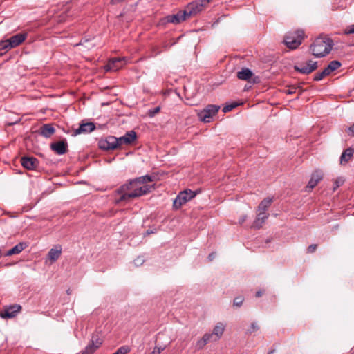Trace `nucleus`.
<instances>
[{
  "instance_id": "1",
  "label": "nucleus",
  "mask_w": 354,
  "mask_h": 354,
  "mask_svg": "<svg viewBox=\"0 0 354 354\" xmlns=\"http://www.w3.org/2000/svg\"><path fill=\"white\" fill-rule=\"evenodd\" d=\"M151 181L153 178L149 175L131 180L115 191V195H118L119 198H115V203L118 204L122 201H127L130 198H138L151 192L153 187L147 183Z\"/></svg>"
},
{
  "instance_id": "2",
  "label": "nucleus",
  "mask_w": 354,
  "mask_h": 354,
  "mask_svg": "<svg viewBox=\"0 0 354 354\" xmlns=\"http://www.w3.org/2000/svg\"><path fill=\"white\" fill-rule=\"evenodd\" d=\"M333 45L334 42L331 38L320 35L310 46V50L315 57H323L329 54Z\"/></svg>"
},
{
  "instance_id": "3",
  "label": "nucleus",
  "mask_w": 354,
  "mask_h": 354,
  "mask_svg": "<svg viewBox=\"0 0 354 354\" xmlns=\"http://www.w3.org/2000/svg\"><path fill=\"white\" fill-rule=\"evenodd\" d=\"M27 37V33H17L6 41H0V56L8 50L20 45Z\"/></svg>"
},
{
  "instance_id": "4",
  "label": "nucleus",
  "mask_w": 354,
  "mask_h": 354,
  "mask_svg": "<svg viewBox=\"0 0 354 354\" xmlns=\"http://www.w3.org/2000/svg\"><path fill=\"white\" fill-rule=\"evenodd\" d=\"M304 38V31L298 29L294 32H288L283 38V42L290 49H296L302 43Z\"/></svg>"
},
{
  "instance_id": "5",
  "label": "nucleus",
  "mask_w": 354,
  "mask_h": 354,
  "mask_svg": "<svg viewBox=\"0 0 354 354\" xmlns=\"http://www.w3.org/2000/svg\"><path fill=\"white\" fill-rule=\"evenodd\" d=\"M180 92H177V90H167L163 93L164 95H169L170 91H174V94L178 95L183 102L189 106H194L197 104L196 90H180Z\"/></svg>"
},
{
  "instance_id": "6",
  "label": "nucleus",
  "mask_w": 354,
  "mask_h": 354,
  "mask_svg": "<svg viewBox=\"0 0 354 354\" xmlns=\"http://www.w3.org/2000/svg\"><path fill=\"white\" fill-rule=\"evenodd\" d=\"M210 0H195L189 3L185 8L189 17L201 12L209 3Z\"/></svg>"
},
{
  "instance_id": "7",
  "label": "nucleus",
  "mask_w": 354,
  "mask_h": 354,
  "mask_svg": "<svg viewBox=\"0 0 354 354\" xmlns=\"http://www.w3.org/2000/svg\"><path fill=\"white\" fill-rule=\"evenodd\" d=\"M188 18L186 11L180 10L176 14L169 15L160 19L159 24L165 26L169 23L178 24Z\"/></svg>"
},
{
  "instance_id": "8",
  "label": "nucleus",
  "mask_w": 354,
  "mask_h": 354,
  "mask_svg": "<svg viewBox=\"0 0 354 354\" xmlns=\"http://www.w3.org/2000/svg\"><path fill=\"white\" fill-rule=\"evenodd\" d=\"M196 193L191 189H186L180 192L174 201L173 206L175 209H180L182 205L194 198Z\"/></svg>"
},
{
  "instance_id": "9",
  "label": "nucleus",
  "mask_w": 354,
  "mask_h": 354,
  "mask_svg": "<svg viewBox=\"0 0 354 354\" xmlns=\"http://www.w3.org/2000/svg\"><path fill=\"white\" fill-rule=\"evenodd\" d=\"M219 109V106L209 104L203 110L198 112V116L200 120L204 122H209L213 116L218 113Z\"/></svg>"
},
{
  "instance_id": "10",
  "label": "nucleus",
  "mask_w": 354,
  "mask_h": 354,
  "mask_svg": "<svg viewBox=\"0 0 354 354\" xmlns=\"http://www.w3.org/2000/svg\"><path fill=\"white\" fill-rule=\"evenodd\" d=\"M238 79L247 81L248 84H258L261 82V78L255 75L248 68H242L236 75Z\"/></svg>"
},
{
  "instance_id": "11",
  "label": "nucleus",
  "mask_w": 354,
  "mask_h": 354,
  "mask_svg": "<svg viewBox=\"0 0 354 354\" xmlns=\"http://www.w3.org/2000/svg\"><path fill=\"white\" fill-rule=\"evenodd\" d=\"M341 65V62L337 60L331 61L322 72H318L315 74L313 80L315 81H319L322 80L324 77L338 69Z\"/></svg>"
},
{
  "instance_id": "12",
  "label": "nucleus",
  "mask_w": 354,
  "mask_h": 354,
  "mask_svg": "<svg viewBox=\"0 0 354 354\" xmlns=\"http://www.w3.org/2000/svg\"><path fill=\"white\" fill-rule=\"evenodd\" d=\"M21 306L19 304H12L4 307L3 311L0 313L1 317L3 319H10L17 316L21 311Z\"/></svg>"
},
{
  "instance_id": "13",
  "label": "nucleus",
  "mask_w": 354,
  "mask_h": 354,
  "mask_svg": "<svg viewBox=\"0 0 354 354\" xmlns=\"http://www.w3.org/2000/svg\"><path fill=\"white\" fill-rule=\"evenodd\" d=\"M317 62H313L309 60L306 65L304 64H298L294 66L295 71L299 72L302 74H309L317 68Z\"/></svg>"
},
{
  "instance_id": "14",
  "label": "nucleus",
  "mask_w": 354,
  "mask_h": 354,
  "mask_svg": "<svg viewBox=\"0 0 354 354\" xmlns=\"http://www.w3.org/2000/svg\"><path fill=\"white\" fill-rule=\"evenodd\" d=\"M125 57H114L109 60L108 63L105 65L104 69L106 71H116L122 67L126 64Z\"/></svg>"
},
{
  "instance_id": "15",
  "label": "nucleus",
  "mask_w": 354,
  "mask_h": 354,
  "mask_svg": "<svg viewBox=\"0 0 354 354\" xmlns=\"http://www.w3.org/2000/svg\"><path fill=\"white\" fill-rule=\"evenodd\" d=\"M99 146L104 150H113L118 148V140L115 136H108L99 142Z\"/></svg>"
},
{
  "instance_id": "16",
  "label": "nucleus",
  "mask_w": 354,
  "mask_h": 354,
  "mask_svg": "<svg viewBox=\"0 0 354 354\" xmlns=\"http://www.w3.org/2000/svg\"><path fill=\"white\" fill-rule=\"evenodd\" d=\"M102 344V339L98 335L92 336L90 343L81 354H93Z\"/></svg>"
},
{
  "instance_id": "17",
  "label": "nucleus",
  "mask_w": 354,
  "mask_h": 354,
  "mask_svg": "<svg viewBox=\"0 0 354 354\" xmlns=\"http://www.w3.org/2000/svg\"><path fill=\"white\" fill-rule=\"evenodd\" d=\"M136 139V133L134 131L127 132L124 136L117 138L118 147L122 145H129L134 142Z\"/></svg>"
},
{
  "instance_id": "18",
  "label": "nucleus",
  "mask_w": 354,
  "mask_h": 354,
  "mask_svg": "<svg viewBox=\"0 0 354 354\" xmlns=\"http://www.w3.org/2000/svg\"><path fill=\"white\" fill-rule=\"evenodd\" d=\"M62 248L60 245H56L51 248L47 255V260L50 261V264L55 262L61 256Z\"/></svg>"
},
{
  "instance_id": "19",
  "label": "nucleus",
  "mask_w": 354,
  "mask_h": 354,
  "mask_svg": "<svg viewBox=\"0 0 354 354\" xmlns=\"http://www.w3.org/2000/svg\"><path fill=\"white\" fill-rule=\"evenodd\" d=\"M67 142L64 140H61L50 145V149L58 155H63L67 151Z\"/></svg>"
},
{
  "instance_id": "20",
  "label": "nucleus",
  "mask_w": 354,
  "mask_h": 354,
  "mask_svg": "<svg viewBox=\"0 0 354 354\" xmlns=\"http://www.w3.org/2000/svg\"><path fill=\"white\" fill-rule=\"evenodd\" d=\"M323 178V173L319 170L315 171L312 175L307 185V188L312 189H313L320 180Z\"/></svg>"
},
{
  "instance_id": "21",
  "label": "nucleus",
  "mask_w": 354,
  "mask_h": 354,
  "mask_svg": "<svg viewBox=\"0 0 354 354\" xmlns=\"http://www.w3.org/2000/svg\"><path fill=\"white\" fill-rule=\"evenodd\" d=\"M22 166L29 170L35 169L38 165V160L33 157H23L21 160Z\"/></svg>"
},
{
  "instance_id": "22",
  "label": "nucleus",
  "mask_w": 354,
  "mask_h": 354,
  "mask_svg": "<svg viewBox=\"0 0 354 354\" xmlns=\"http://www.w3.org/2000/svg\"><path fill=\"white\" fill-rule=\"evenodd\" d=\"M95 126L93 122L82 123L80 125L79 128L75 130L74 134L79 135L82 133H88L94 131Z\"/></svg>"
},
{
  "instance_id": "23",
  "label": "nucleus",
  "mask_w": 354,
  "mask_h": 354,
  "mask_svg": "<svg viewBox=\"0 0 354 354\" xmlns=\"http://www.w3.org/2000/svg\"><path fill=\"white\" fill-rule=\"evenodd\" d=\"M209 342H216L214 339V335H212L211 333H205L201 339L197 341L196 347L198 350L203 349Z\"/></svg>"
},
{
  "instance_id": "24",
  "label": "nucleus",
  "mask_w": 354,
  "mask_h": 354,
  "mask_svg": "<svg viewBox=\"0 0 354 354\" xmlns=\"http://www.w3.org/2000/svg\"><path fill=\"white\" fill-rule=\"evenodd\" d=\"M55 132V129L50 124H43L39 129L40 135L45 138H50Z\"/></svg>"
},
{
  "instance_id": "25",
  "label": "nucleus",
  "mask_w": 354,
  "mask_h": 354,
  "mask_svg": "<svg viewBox=\"0 0 354 354\" xmlns=\"http://www.w3.org/2000/svg\"><path fill=\"white\" fill-rule=\"evenodd\" d=\"M225 328V325L221 322L218 323L214 328L212 335H214V339L218 341L222 337Z\"/></svg>"
},
{
  "instance_id": "26",
  "label": "nucleus",
  "mask_w": 354,
  "mask_h": 354,
  "mask_svg": "<svg viewBox=\"0 0 354 354\" xmlns=\"http://www.w3.org/2000/svg\"><path fill=\"white\" fill-rule=\"evenodd\" d=\"M354 153V149L352 147H348L345 149L340 157V164L342 165H346L353 157Z\"/></svg>"
},
{
  "instance_id": "27",
  "label": "nucleus",
  "mask_w": 354,
  "mask_h": 354,
  "mask_svg": "<svg viewBox=\"0 0 354 354\" xmlns=\"http://www.w3.org/2000/svg\"><path fill=\"white\" fill-rule=\"evenodd\" d=\"M26 247V244L25 243L21 242L17 244L10 250H8L4 256H12L13 254H17L21 252Z\"/></svg>"
},
{
  "instance_id": "28",
  "label": "nucleus",
  "mask_w": 354,
  "mask_h": 354,
  "mask_svg": "<svg viewBox=\"0 0 354 354\" xmlns=\"http://www.w3.org/2000/svg\"><path fill=\"white\" fill-rule=\"evenodd\" d=\"M268 214H261V212H259L256 218V219L254 221L252 227L259 229L262 227L263 224L264 223L265 221L268 218Z\"/></svg>"
},
{
  "instance_id": "29",
  "label": "nucleus",
  "mask_w": 354,
  "mask_h": 354,
  "mask_svg": "<svg viewBox=\"0 0 354 354\" xmlns=\"http://www.w3.org/2000/svg\"><path fill=\"white\" fill-rule=\"evenodd\" d=\"M272 198H265L263 199L258 206V211L259 212H261V214H266V211L272 203Z\"/></svg>"
},
{
  "instance_id": "30",
  "label": "nucleus",
  "mask_w": 354,
  "mask_h": 354,
  "mask_svg": "<svg viewBox=\"0 0 354 354\" xmlns=\"http://www.w3.org/2000/svg\"><path fill=\"white\" fill-rule=\"evenodd\" d=\"M241 103H237V102H231V103H229V104H227L223 108V111L224 113H227L228 111H232V109H234V108L237 107L239 105H240Z\"/></svg>"
},
{
  "instance_id": "31",
  "label": "nucleus",
  "mask_w": 354,
  "mask_h": 354,
  "mask_svg": "<svg viewBox=\"0 0 354 354\" xmlns=\"http://www.w3.org/2000/svg\"><path fill=\"white\" fill-rule=\"evenodd\" d=\"M131 351V348L129 346H122L120 347L115 353L113 354H127Z\"/></svg>"
},
{
  "instance_id": "32",
  "label": "nucleus",
  "mask_w": 354,
  "mask_h": 354,
  "mask_svg": "<svg viewBox=\"0 0 354 354\" xmlns=\"http://www.w3.org/2000/svg\"><path fill=\"white\" fill-rule=\"evenodd\" d=\"M344 183V179L342 177L337 178L334 180L333 183V191L335 192L337 188H339L341 185H342Z\"/></svg>"
},
{
  "instance_id": "33",
  "label": "nucleus",
  "mask_w": 354,
  "mask_h": 354,
  "mask_svg": "<svg viewBox=\"0 0 354 354\" xmlns=\"http://www.w3.org/2000/svg\"><path fill=\"white\" fill-rule=\"evenodd\" d=\"M344 35L354 34V24L346 27L344 30Z\"/></svg>"
},
{
  "instance_id": "34",
  "label": "nucleus",
  "mask_w": 354,
  "mask_h": 354,
  "mask_svg": "<svg viewBox=\"0 0 354 354\" xmlns=\"http://www.w3.org/2000/svg\"><path fill=\"white\" fill-rule=\"evenodd\" d=\"M160 111V107H156L153 109H150L149 111H148V115L149 117L152 118L156 114H157L158 112Z\"/></svg>"
},
{
  "instance_id": "35",
  "label": "nucleus",
  "mask_w": 354,
  "mask_h": 354,
  "mask_svg": "<svg viewBox=\"0 0 354 354\" xmlns=\"http://www.w3.org/2000/svg\"><path fill=\"white\" fill-rule=\"evenodd\" d=\"M243 299L241 297H236L234 300V306L239 307L241 306Z\"/></svg>"
},
{
  "instance_id": "36",
  "label": "nucleus",
  "mask_w": 354,
  "mask_h": 354,
  "mask_svg": "<svg viewBox=\"0 0 354 354\" xmlns=\"http://www.w3.org/2000/svg\"><path fill=\"white\" fill-rule=\"evenodd\" d=\"M317 248V245L312 244L308 247L307 252L308 253H313L316 250Z\"/></svg>"
},
{
  "instance_id": "37",
  "label": "nucleus",
  "mask_w": 354,
  "mask_h": 354,
  "mask_svg": "<svg viewBox=\"0 0 354 354\" xmlns=\"http://www.w3.org/2000/svg\"><path fill=\"white\" fill-rule=\"evenodd\" d=\"M259 328V326L257 324V323L254 322L251 324V328L249 330V332L251 333L252 332L258 330Z\"/></svg>"
},
{
  "instance_id": "38",
  "label": "nucleus",
  "mask_w": 354,
  "mask_h": 354,
  "mask_svg": "<svg viewBox=\"0 0 354 354\" xmlns=\"http://www.w3.org/2000/svg\"><path fill=\"white\" fill-rule=\"evenodd\" d=\"M164 348H161L160 347H155L153 350L151 351L150 354H160L161 351H163Z\"/></svg>"
},
{
  "instance_id": "39",
  "label": "nucleus",
  "mask_w": 354,
  "mask_h": 354,
  "mask_svg": "<svg viewBox=\"0 0 354 354\" xmlns=\"http://www.w3.org/2000/svg\"><path fill=\"white\" fill-rule=\"evenodd\" d=\"M347 132L349 135L354 136V124L348 129Z\"/></svg>"
},
{
  "instance_id": "40",
  "label": "nucleus",
  "mask_w": 354,
  "mask_h": 354,
  "mask_svg": "<svg viewBox=\"0 0 354 354\" xmlns=\"http://www.w3.org/2000/svg\"><path fill=\"white\" fill-rule=\"evenodd\" d=\"M68 12L69 11H66L65 12H64L62 15L59 16L60 17V19H59V21H62L65 19V17H68L69 16L68 15Z\"/></svg>"
},
{
  "instance_id": "41",
  "label": "nucleus",
  "mask_w": 354,
  "mask_h": 354,
  "mask_svg": "<svg viewBox=\"0 0 354 354\" xmlns=\"http://www.w3.org/2000/svg\"><path fill=\"white\" fill-rule=\"evenodd\" d=\"M280 91H282V93L286 95H291L295 93V91H293L292 90L285 89V90H280Z\"/></svg>"
},
{
  "instance_id": "42",
  "label": "nucleus",
  "mask_w": 354,
  "mask_h": 354,
  "mask_svg": "<svg viewBox=\"0 0 354 354\" xmlns=\"http://www.w3.org/2000/svg\"><path fill=\"white\" fill-rule=\"evenodd\" d=\"M246 218H247L246 216H243L242 217L240 218L239 223L242 224L243 223H244L245 221Z\"/></svg>"
},
{
  "instance_id": "43",
  "label": "nucleus",
  "mask_w": 354,
  "mask_h": 354,
  "mask_svg": "<svg viewBox=\"0 0 354 354\" xmlns=\"http://www.w3.org/2000/svg\"><path fill=\"white\" fill-rule=\"evenodd\" d=\"M124 0H111V3L113 5L117 4L118 3L122 2Z\"/></svg>"
},
{
  "instance_id": "44",
  "label": "nucleus",
  "mask_w": 354,
  "mask_h": 354,
  "mask_svg": "<svg viewBox=\"0 0 354 354\" xmlns=\"http://www.w3.org/2000/svg\"><path fill=\"white\" fill-rule=\"evenodd\" d=\"M214 258V253H211L209 256H208V259L209 261H212Z\"/></svg>"
},
{
  "instance_id": "45",
  "label": "nucleus",
  "mask_w": 354,
  "mask_h": 354,
  "mask_svg": "<svg viewBox=\"0 0 354 354\" xmlns=\"http://www.w3.org/2000/svg\"><path fill=\"white\" fill-rule=\"evenodd\" d=\"M263 295V292L259 290L256 292V297H259Z\"/></svg>"
},
{
  "instance_id": "46",
  "label": "nucleus",
  "mask_w": 354,
  "mask_h": 354,
  "mask_svg": "<svg viewBox=\"0 0 354 354\" xmlns=\"http://www.w3.org/2000/svg\"><path fill=\"white\" fill-rule=\"evenodd\" d=\"M250 88H251V86H248L247 85H245L244 87L245 89Z\"/></svg>"
},
{
  "instance_id": "47",
  "label": "nucleus",
  "mask_w": 354,
  "mask_h": 354,
  "mask_svg": "<svg viewBox=\"0 0 354 354\" xmlns=\"http://www.w3.org/2000/svg\"><path fill=\"white\" fill-rule=\"evenodd\" d=\"M103 88L108 89V88H111V87H110V86H105V87H104Z\"/></svg>"
},
{
  "instance_id": "48",
  "label": "nucleus",
  "mask_w": 354,
  "mask_h": 354,
  "mask_svg": "<svg viewBox=\"0 0 354 354\" xmlns=\"http://www.w3.org/2000/svg\"><path fill=\"white\" fill-rule=\"evenodd\" d=\"M273 353H274V351H271L268 352V354H273Z\"/></svg>"
},
{
  "instance_id": "49",
  "label": "nucleus",
  "mask_w": 354,
  "mask_h": 354,
  "mask_svg": "<svg viewBox=\"0 0 354 354\" xmlns=\"http://www.w3.org/2000/svg\"><path fill=\"white\" fill-rule=\"evenodd\" d=\"M292 88L296 89V88H301V87H292Z\"/></svg>"
}]
</instances>
